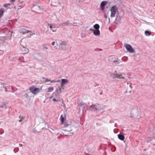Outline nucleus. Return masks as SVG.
<instances>
[{"instance_id": "nucleus-22", "label": "nucleus", "mask_w": 155, "mask_h": 155, "mask_svg": "<svg viewBox=\"0 0 155 155\" xmlns=\"http://www.w3.org/2000/svg\"><path fill=\"white\" fill-rule=\"evenodd\" d=\"M42 49L44 50H48V48L47 45L46 44L43 45H42Z\"/></svg>"}, {"instance_id": "nucleus-29", "label": "nucleus", "mask_w": 155, "mask_h": 155, "mask_svg": "<svg viewBox=\"0 0 155 155\" xmlns=\"http://www.w3.org/2000/svg\"><path fill=\"white\" fill-rule=\"evenodd\" d=\"M10 5V4L9 3L6 4H5L4 5V7L5 8L7 7L8 6H9Z\"/></svg>"}, {"instance_id": "nucleus-26", "label": "nucleus", "mask_w": 155, "mask_h": 155, "mask_svg": "<svg viewBox=\"0 0 155 155\" xmlns=\"http://www.w3.org/2000/svg\"><path fill=\"white\" fill-rule=\"evenodd\" d=\"M5 38L3 37H2L0 38V41H3L5 42Z\"/></svg>"}, {"instance_id": "nucleus-17", "label": "nucleus", "mask_w": 155, "mask_h": 155, "mask_svg": "<svg viewBox=\"0 0 155 155\" xmlns=\"http://www.w3.org/2000/svg\"><path fill=\"white\" fill-rule=\"evenodd\" d=\"M118 138L121 140H123L124 139V136L121 134H118Z\"/></svg>"}, {"instance_id": "nucleus-6", "label": "nucleus", "mask_w": 155, "mask_h": 155, "mask_svg": "<svg viewBox=\"0 0 155 155\" xmlns=\"http://www.w3.org/2000/svg\"><path fill=\"white\" fill-rule=\"evenodd\" d=\"M68 48L67 42L64 41H62L59 44V48L61 50H66Z\"/></svg>"}, {"instance_id": "nucleus-14", "label": "nucleus", "mask_w": 155, "mask_h": 155, "mask_svg": "<svg viewBox=\"0 0 155 155\" xmlns=\"http://www.w3.org/2000/svg\"><path fill=\"white\" fill-rule=\"evenodd\" d=\"M68 82V80L67 79H61V87H63L64 85L66 83Z\"/></svg>"}, {"instance_id": "nucleus-31", "label": "nucleus", "mask_w": 155, "mask_h": 155, "mask_svg": "<svg viewBox=\"0 0 155 155\" xmlns=\"http://www.w3.org/2000/svg\"><path fill=\"white\" fill-rule=\"evenodd\" d=\"M19 118L21 119L19 120L18 121L19 122H21L22 120V119H23V117L22 116H20L19 117Z\"/></svg>"}, {"instance_id": "nucleus-25", "label": "nucleus", "mask_w": 155, "mask_h": 155, "mask_svg": "<svg viewBox=\"0 0 155 155\" xmlns=\"http://www.w3.org/2000/svg\"><path fill=\"white\" fill-rule=\"evenodd\" d=\"M56 44V41H53L51 43V45L53 46H54V48L56 49H57L58 48L55 45Z\"/></svg>"}, {"instance_id": "nucleus-27", "label": "nucleus", "mask_w": 155, "mask_h": 155, "mask_svg": "<svg viewBox=\"0 0 155 155\" xmlns=\"http://www.w3.org/2000/svg\"><path fill=\"white\" fill-rule=\"evenodd\" d=\"M151 143L153 145H155V138L151 140Z\"/></svg>"}, {"instance_id": "nucleus-35", "label": "nucleus", "mask_w": 155, "mask_h": 155, "mask_svg": "<svg viewBox=\"0 0 155 155\" xmlns=\"http://www.w3.org/2000/svg\"><path fill=\"white\" fill-rule=\"evenodd\" d=\"M90 31H93L94 32V29H92V28H90Z\"/></svg>"}, {"instance_id": "nucleus-9", "label": "nucleus", "mask_w": 155, "mask_h": 155, "mask_svg": "<svg viewBox=\"0 0 155 155\" xmlns=\"http://www.w3.org/2000/svg\"><path fill=\"white\" fill-rule=\"evenodd\" d=\"M30 91L34 94H36L39 92V89L37 87H31L29 88Z\"/></svg>"}, {"instance_id": "nucleus-28", "label": "nucleus", "mask_w": 155, "mask_h": 155, "mask_svg": "<svg viewBox=\"0 0 155 155\" xmlns=\"http://www.w3.org/2000/svg\"><path fill=\"white\" fill-rule=\"evenodd\" d=\"M61 119V121L62 123H63L64 121V117L62 116V115H61V117L60 118Z\"/></svg>"}, {"instance_id": "nucleus-24", "label": "nucleus", "mask_w": 155, "mask_h": 155, "mask_svg": "<svg viewBox=\"0 0 155 155\" xmlns=\"http://www.w3.org/2000/svg\"><path fill=\"white\" fill-rule=\"evenodd\" d=\"M5 12V10L3 8H1L0 10V16L1 17L3 15V13Z\"/></svg>"}, {"instance_id": "nucleus-13", "label": "nucleus", "mask_w": 155, "mask_h": 155, "mask_svg": "<svg viewBox=\"0 0 155 155\" xmlns=\"http://www.w3.org/2000/svg\"><path fill=\"white\" fill-rule=\"evenodd\" d=\"M117 78H118L120 79H124V78L125 76L124 73L117 74Z\"/></svg>"}, {"instance_id": "nucleus-33", "label": "nucleus", "mask_w": 155, "mask_h": 155, "mask_svg": "<svg viewBox=\"0 0 155 155\" xmlns=\"http://www.w3.org/2000/svg\"><path fill=\"white\" fill-rule=\"evenodd\" d=\"M104 18H107V15H106L105 14L104 15Z\"/></svg>"}, {"instance_id": "nucleus-37", "label": "nucleus", "mask_w": 155, "mask_h": 155, "mask_svg": "<svg viewBox=\"0 0 155 155\" xmlns=\"http://www.w3.org/2000/svg\"><path fill=\"white\" fill-rule=\"evenodd\" d=\"M19 145L20 146V147H22V144H19Z\"/></svg>"}, {"instance_id": "nucleus-7", "label": "nucleus", "mask_w": 155, "mask_h": 155, "mask_svg": "<svg viewBox=\"0 0 155 155\" xmlns=\"http://www.w3.org/2000/svg\"><path fill=\"white\" fill-rule=\"evenodd\" d=\"M48 27H50L52 32H55L56 31V28L58 27V26L57 24H48Z\"/></svg>"}, {"instance_id": "nucleus-30", "label": "nucleus", "mask_w": 155, "mask_h": 155, "mask_svg": "<svg viewBox=\"0 0 155 155\" xmlns=\"http://www.w3.org/2000/svg\"><path fill=\"white\" fill-rule=\"evenodd\" d=\"M122 60H123V61H126L127 60V58L126 57H123L122 58Z\"/></svg>"}, {"instance_id": "nucleus-8", "label": "nucleus", "mask_w": 155, "mask_h": 155, "mask_svg": "<svg viewBox=\"0 0 155 155\" xmlns=\"http://www.w3.org/2000/svg\"><path fill=\"white\" fill-rule=\"evenodd\" d=\"M124 47L126 48L127 51L130 53H133L135 52L134 49L130 45L125 44L124 45Z\"/></svg>"}, {"instance_id": "nucleus-36", "label": "nucleus", "mask_w": 155, "mask_h": 155, "mask_svg": "<svg viewBox=\"0 0 155 155\" xmlns=\"http://www.w3.org/2000/svg\"><path fill=\"white\" fill-rule=\"evenodd\" d=\"M15 0H11V2H15Z\"/></svg>"}, {"instance_id": "nucleus-38", "label": "nucleus", "mask_w": 155, "mask_h": 155, "mask_svg": "<svg viewBox=\"0 0 155 155\" xmlns=\"http://www.w3.org/2000/svg\"><path fill=\"white\" fill-rule=\"evenodd\" d=\"M110 18H109V21H110Z\"/></svg>"}, {"instance_id": "nucleus-4", "label": "nucleus", "mask_w": 155, "mask_h": 155, "mask_svg": "<svg viewBox=\"0 0 155 155\" xmlns=\"http://www.w3.org/2000/svg\"><path fill=\"white\" fill-rule=\"evenodd\" d=\"M110 10L111 14L110 17L111 18H113L115 17L117 11V8L116 5H114L110 8Z\"/></svg>"}, {"instance_id": "nucleus-5", "label": "nucleus", "mask_w": 155, "mask_h": 155, "mask_svg": "<svg viewBox=\"0 0 155 155\" xmlns=\"http://www.w3.org/2000/svg\"><path fill=\"white\" fill-rule=\"evenodd\" d=\"M125 87L126 88V91L124 92V94L126 95V93H128L130 94L132 89L131 84L129 81H127L125 83Z\"/></svg>"}, {"instance_id": "nucleus-34", "label": "nucleus", "mask_w": 155, "mask_h": 155, "mask_svg": "<svg viewBox=\"0 0 155 155\" xmlns=\"http://www.w3.org/2000/svg\"><path fill=\"white\" fill-rule=\"evenodd\" d=\"M53 101H55V102H56V101H58L55 98H53Z\"/></svg>"}, {"instance_id": "nucleus-12", "label": "nucleus", "mask_w": 155, "mask_h": 155, "mask_svg": "<svg viewBox=\"0 0 155 155\" xmlns=\"http://www.w3.org/2000/svg\"><path fill=\"white\" fill-rule=\"evenodd\" d=\"M108 60L110 62H114L115 63L117 62V59L113 56L109 57L108 58Z\"/></svg>"}, {"instance_id": "nucleus-21", "label": "nucleus", "mask_w": 155, "mask_h": 155, "mask_svg": "<svg viewBox=\"0 0 155 155\" xmlns=\"http://www.w3.org/2000/svg\"><path fill=\"white\" fill-rule=\"evenodd\" d=\"M5 84H2L0 83V87L1 88L3 87L4 88L5 91L6 92V91H7L6 88V87L5 86Z\"/></svg>"}, {"instance_id": "nucleus-19", "label": "nucleus", "mask_w": 155, "mask_h": 155, "mask_svg": "<svg viewBox=\"0 0 155 155\" xmlns=\"http://www.w3.org/2000/svg\"><path fill=\"white\" fill-rule=\"evenodd\" d=\"M59 80H58L57 81H55L54 80H48L47 79H46L45 80V82L49 81L50 82V83H54V82H59Z\"/></svg>"}, {"instance_id": "nucleus-32", "label": "nucleus", "mask_w": 155, "mask_h": 155, "mask_svg": "<svg viewBox=\"0 0 155 155\" xmlns=\"http://www.w3.org/2000/svg\"><path fill=\"white\" fill-rule=\"evenodd\" d=\"M62 24L65 25H69L68 21L65 23H63Z\"/></svg>"}, {"instance_id": "nucleus-1", "label": "nucleus", "mask_w": 155, "mask_h": 155, "mask_svg": "<svg viewBox=\"0 0 155 155\" xmlns=\"http://www.w3.org/2000/svg\"><path fill=\"white\" fill-rule=\"evenodd\" d=\"M78 126V124L76 122H73L71 123V124H68L67 126V127L65 129L63 130L62 131V133L66 136H71L73 135V133L71 132L69 133H66L67 132H69L71 130V128H70L71 127H77Z\"/></svg>"}, {"instance_id": "nucleus-2", "label": "nucleus", "mask_w": 155, "mask_h": 155, "mask_svg": "<svg viewBox=\"0 0 155 155\" xmlns=\"http://www.w3.org/2000/svg\"><path fill=\"white\" fill-rule=\"evenodd\" d=\"M89 108L90 110L96 111L98 114H101L103 112L104 109L103 106L97 103L92 104L90 106Z\"/></svg>"}, {"instance_id": "nucleus-18", "label": "nucleus", "mask_w": 155, "mask_h": 155, "mask_svg": "<svg viewBox=\"0 0 155 155\" xmlns=\"http://www.w3.org/2000/svg\"><path fill=\"white\" fill-rule=\"evenodd\" d=\"M54 88L53 87H50L48 89H46L45 91L47 92H50L53 91Z\"/></svg>"}, {"instance_id": "nucleus-16", "label": "nucleus", "mask_w": 155, "mask_h": 155, "mask_svg": "<svg viewBox=\"0 0 155 155\" xmlns=\"http://www.w3.org/2000/svg\"><path fill=\"white\" fill-rule=\"evenodd\" d=\"M117 73H112L110 74V76L111 77L113 78H117Z\"/></svg>"}, {"instance_id": "nucleus-39", "label": "nucleus", "mask_w": 155, "mask_h": 155, "mask_svg": "<svg viewBox=\"0 0 155 155\" xmlns=\"http://www.w3.org/2000/svg\"><path fill=\"white\" fill-rule=\"evenodd\" d=\"M86 106V105H84V106Z\"/></svg>"}, {"instance_id": "nucleus-11", "label": "nucleus", "mask_w": 155, "mask_h": 155, "mask_svg": "<svg viewBox=\"0 0 155 155\" xmlns=\"http://www.w3.org/2000/svg\"><path fill=\"white\" fill-rule=\"evenodd\" d=\"M107 2L106 1H103L101 3L100 5V8L102 11H104L105 6L107 4Z\"/></svg>"}, {"instance_id": "nucleus-20", "label": "nucleus", "mask_w": 155, "mask_h": 155, "mask_svg": "<svg viewBox=\"0 0 155 155\" xmlns=\"http://www.w3.org/2000/svg\"><path fill=\"white\" fill-rule=\"evenodd\" d=\"M93 27L95 29V30H99L100 26L98 24H95L94 25Z\"/></svg>"}, {"instance_id": "nucleus-15", "label": "nucleus", "mask_w": 155, "mask_h": 155, "mask_svg": "<svg viewBox=\"0 0 155 155\" xmlns=\"http://www.w3.org/2000/svg\"><path fill=\"white\" fill-rule=\"evenodd\" d=\"M95 36H97L100 35V31L99 30H95L93 32Z\"/></svg>"}, {"instance_id": "nucleus-23", "label": "nucleus", "mask_w": 155, "mask_h": 155, "mask_svg": "<svg viewBox=\"0 0 155 155\" xmlns=\"http://www.w3.org/2000/svg\"><path fill=\"white\" fill-rule=\"evenodd\" d=\"M151 32L149 31H145V34L146 36H149L151 35Z\"/></svg>"}, {"instance_id": "nucleus-10", "label": "nucleus", "mask_w": 155, "mask_h": 155, "mask_svg": "<svg viewBox=\"0 0 155 155\" xmlns=\"http://www.w3.org/2000/svg\"><path fill=\"white\" fill-rule=\"evenodd\" d=\"M19 32L22 35L25 34L27 33L31 32V31H30L28 30H27L26 29L24 28H21L19 31Z\"/></svg>"}, {"instance_id": "nucleus-3", "label": "nucleus", "mask_w": 155, "mask_h": 155, "mask_svg": "<svg viewBox=\"0 0 155 155\" xmlns=\"http://www.w3.org/2000/svg\"><path fill=\"white\" fill-rule=\"evenodd\" d=\"M130 117L134 118H139L140 117V113L136 107H131L130 108Z\"/></svg>"}]
</instances>
